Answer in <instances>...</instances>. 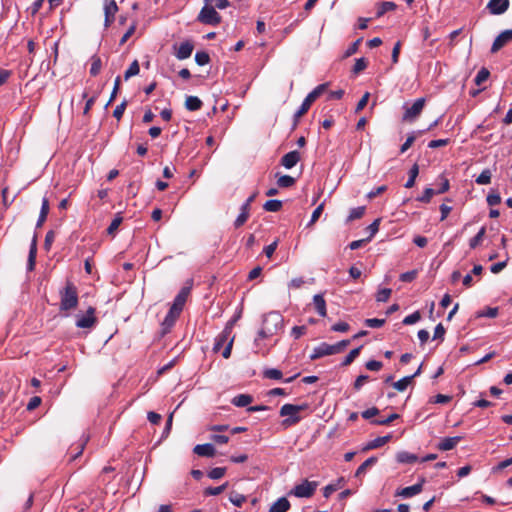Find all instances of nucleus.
<instances>
[{"mask_svg":"<svg viewBox=\"0 0 512 512\" xmlns=\"http://www.w3.org/2000/svg\"><path fill=\"white\" fill-rule=\"evenodd\" d=\"M96 323L94 307H89L84 315H77L76 326L78 328H92Z\"/></svg>","mask_w":512,"mask_h":512,"instance_id":"6","label":"nucleus"},{"mask_svg":"<svg viewBox=\"0 0 512 512\" xmlns=\"http://www.w3.org/2000/svg\"><path fill=\"white\" fill-rule=\"evenodd\" d=\"M300 159L301 156L298 151H290L281 158V165L286 169H291L300 161Z\"/></svg>","mask_w":512,"mask_h":512,"instance_id":"16","label":"nucleus"},{"mask_svg":"<svg viewBox=\"0 0 512 512\" xmlns=\"http://www.w3.org/2000/svg\"><path fill=\"white\" fill-rule=\"evenodd\" d=\"M421 319V314L419 311H415L414 313L406 316L404 319H403V323L404 324H414L416 322H418L419 320Z\"/></svg>","mask_w":512,"mask_h":512,"instance_id":"53","label":"nucleus"},{"mask_svg":"<svg viewBox=\"0 0 512 512\" xmlns=\"http://www.w3.org/2000/svg\"><path fill=\"white\" fill-rule=\"evenodd\" d=\"M60 310L70 311L77 308L79 303L78 289L73 282L67 281L65 286L59 291Z\"/></svg>","mask_w":512,"mask_h":512,"instance_id":"2","label":"nucleus"},{"mask_svg":"<svg viewBox=\"0 0 512 512\" xmlns=\"http://www.w3.org/2000/svg\"><path fill=\"white\" fill-rule=\"evenodd\" d=\"M194 45L190 41L182 42L175 52V56L179 60L187 59L191 56Z\"/></svg>","mask_w":512,"mask_h":512,"instance_id":"17","label":"nucleus"},{"mask_svg":"<svg viewBox=\"0 0 512 512\" xmlns=\"http://www.w3.org/2000/svg\"><path fill=\"white\" fill-rule=\"evenodd\" d=\"M335 354V348H333V345L322 343L319 346L314 348L313 353L311 354L310 358L312 360L327 356V355H333Z\"/></svg>","mask_w":512,"mask_h":512,"instance_id":"13","label":"nucleus"},{"mask_svg":"<svg viewBox=\"0 0 512 512\" xmlns=\"http://www.w3.org/2000/svg\"><path fill=\"white\" fill-rule=\"evenodd\" d=\"M445 332L446 331H445L444 326L441 323L437 324V326L435 327V330H434L433 339L443 340Z\"/></svg>","mask_w":512,"mask_h":512,"instance_id":"60","label":"nucleus"},{"mask_svg":"<svg viewBox=\"0 0 512 512\" xmlns=\"http://www.w3.org/2000/svg\"><path fill=\"white\" fill-rule=\"evenodd\" d=\"M366 66H367L366 60L364 58H359L356 60L354 66H353L352 72L354 74H358L361 71H363L366 68Z\"/></svg>","mask_w":512,"mask_h":512,"instance_id":"54","label":"nucleus"},{"mask_svg":"<svg viewBox=\"0 0 512 512\" xmlns=\"http://www.w3.org/2000/svg\"><path fill=\"white\" fill-rule=\"evenodd\" d=\"M360 350H361V347L352 349L349 352V354L344 358V360L342 362V366L350 365L356 359V357H358Z\"/></svg>","mask_w":512,"mask_h":512,"instance_id":"47","label":"nucleus"},{"mask_svg":"<svg viewBox=\"0 0 512 512\" xmlns=\"http://www.w3.org/2000/svg\"><path fill=\"white\" fill-rule=\"evenodd\" d=\"M324 210V203H321L312 213L311 219L307 224V227H311L321 216Z\"/></svg>","mask_w":512,"mask_h":512,"instance_id":"51","label":"nucleus"},{"mask_svg":"<svg viewBox=\"0 0 512 512\" xmlns=\"http://www.w3.org/2000/svg\"><path fill=\"white\" fill-rule=\"evenodd\" d=\"M512 41V29L502 31L494 40L491 46V53H496L506 44Z\"/></svg>","mask_w":512,"mask_h":512,"instance_id":"9","label":"nucleus"},{"mask_svg":"<svg viewBox=\"0 0 512 512\" xmlns=\"http://www.w3.org/2000/svg\"><path fill=\"white\" fill-rule=\"evenodd\" d=\"M383 367V364L381 361L376 360H370L366 363V368L370 371H379Z\"/></svg>","mask_w":512,"mask_h":512,"instance_id":"57","label":"nucleus"},{"mask_svg":"<svg viewBox=\"0 0 512 512\" xmlns=\"http://www.w3.org/2000/svg\"><path fill=\"white\" fill-rule=\"evenodd\" d=\"M102 68V61L99 56L94 55L91 58L90 74L96 76L100 73Z\"/></svg>","mask_w":512,"mask_h":512,"instance_id":"29","label":"nucleus"},{"mask_svg":"<svg viewBox=\"0 0 512 512\" xmlns=\"http://www.w3.org/2000/svg\"><path fill=\"white\" fill-rule=\"evenodd\" d=\"M103 9L105 14V26L108 27L114 21L118 6L115 0H104Z\"/></svg>","mask_w":512,"mask_h":512,"instance_id":"10","label":"nucleus"},{"mask_svg":"<svg viewBox=\"0 0 512 512\" xmlns=\"http://www.w3.org/2000/svg\"><path fill=\"white\" fill-rule=\"evenodd\" d=\"M462 440L461 436H455V437H446L443 438L439 444L438 449L441 451H448L456 447V445Z\"/></svg>","mask_w":512,"mask_h":512,"instance_id":"19","label":"nucleus"},{"mask_svg":"<svg viewBox=\"0 0 512 512\" xmlns=\"http://www.w3.org/2000/svg\"><path fill=\"white\" fill-rule=\"evenodd\" d=\"M413 380V376H406L396 382L393 383V387L398 391H404L409 384H411Z\"/></svg>","mask_w":512,"mask_h":512,"instance_id":"41","label":"nucleus"},{"mask_svg":"<svg viewBox=\"0 0 512 512\" xmlns=\"http://www.w3.org/2000/svg\"><path fill=\"white\" fill-rule=\"evenodd\" d=\"M313 302H314V306H315L317 313L321 317H325L326 316V302H325V299L323 298V296L321 294L315 295L313 298Z\"/></svg>","mask_w":512,"mask_h":512,"instance_id":"24","label":"nucleus"},{"mask_svg":"<svg viewBox=\"0 0 512 512\" xmlns=\"http://www.w3.org/2000/svg\"><path fill=\"white\" fill-rule=\"evenodd\" d=\"M228 486V483H224L223 485L221 486H218V487H208L204 490V494L206 496H217L219 494H221Z\"/></svg>","mask_w":512,"mask_h":512,"instance_id":"43","label":"nucleus"},{"mask_svg":"<svg viewBox=\"0 0 512 512\" xmlns=\"http://www.w3.org/2000/svg\"><path fill=\"white\" fill-rule=\"evenodd\" d=\"M229 500L236 507H241L243 503L246 501V496L233 491L230 493Z\"/></svg>","mask_w":512,"mask_h":512,"instance_id":"39","label":"nucleus"},{"mask_svg":"<svg viewBox=\"0 0 512 512\" xmlns=\"http://www.w3.org/2000/svg\"><path fill=\"white\" fill-rule=\"evenodd\" d=\"M436 194V191L432 188H426L421 196L417 198L418 201L423 203H429L431 198Z\"/></svg>","mask_w":512,"mask_h":512,"instance_id":"48","label":"nucleus"},{"mask_svg":"<svg viewBox=\"0 0 512 512\" xmlns=\"http://www.w3.org/2000/svg\"><path fill=\"white\" fill-rule=\"evenodd\" d=\"M41 398L39 396H34L30 398L28 404H27V410L32 411L35 408H37L41 404Z\"/></svg>","mask_w":512,"mask_h":512,"instance_id":"61","label":"nucleus"},{"mask_svg":"<svg viewBox=\"0 0 512 512\" xmlns=\"http://www.w3.org/2000/svg\"><path fill=\"white\" fill-rule=\"evenodd\" d=\"M307 328L305 326H294L291 331V335L295 339H299L302 335L306 333Z\"/></svg>","mask_w":512,"mask_h":512,"instance_id":"59","label":"nucleus"},{"mask_svg":"<svg viewBox=\"0 0 512 512\" xmlns=\"http://www.w3.org/2000/svg\"><path fill=\"white\" fill-rule=\"evenodd\" d=\"M190 292V289L187 287H184L180 290V292L175 297L173 304L170 308H172L175 311L182 312L183 307L185 305V302L187 300L188 294Z\"/></svg>","mask_w":512,"mask_h":512,"instance_id":"15","label":"nucleus"},{"mask_svg":"<svg viewBox=\"0 0 512 512\" xmlns=\"http://www.w3.org/2000/svg\"><path fill=\"white\" fill-rule=\"evenodd\" d=\"M197 20L206 25L216 26L221 23L222 17L212 5H204L198 14Z\"/></svg>","mask_w":512,"mask_h":512,"instance_id":"4","label":"nucleus"},{"mask_svg":"<svg viewBox=\"0 0 512 512\" xmlns=\"http://www.w3.org/2000/svg\"><path fill=\"white\" fill-rule=\"evenodd\" d=\"M263 376L267 379L280 380L283 374L279 369L269 368L264 370Z\"/></svg>","mask_w":512,"mask_h":512,"instance_id":"40","label":"nucleus"},{"mask_svg":"<svg viewBox=\"0 0 512 512\" xmlns=\"http://www.w3.org/2000/svg\"><path fill=\"white\" fill-rule=\"evenodd\" d=\"M240 210H241V212H240V214L238 215V217L236 218V220L234 222V226L236 228H239L242 225H244L245 222L248 220L249 215H250V211L246 210L245 207H241Z\"/></svg>","mask_w":512,"mask_h":512,"instance_id":"35","label":"nucleus"},{"mask_svg":"<svg viewBox=\"0 0 512 512\" xmlns=\"http://www.w3.org/2000/svg\"><path fill=\"white\" fill-rule=\"evenodd\" d=\"M49 209H50L49 208V200L46 197H44L42 199V205H41L39 218L36 223L37 228H40L43 225V223L46 221L47 215L49 213Z\"/></svg>","mask_w":512,"mask_h":512,"instance_id":"22","label":"nucleus"},{"mask_svg":"<svg viewBox=\"0 0 512 512\" xmlns=\"http://www.w3.org/2000/svg\"><path fill=\"white\" fill-rule=\"evenodd\" d=\"M510 7V0H489L486 9L491 15H502Z\"/></svg>","mask_w":512,"mask_h":512,"instance_id":"7","label":"nucleus"},{"mask_svg":"<svg viewBox=\"0 0 512 512\" xmlns=\"http://www.w3.org/2000/svg\"><path fill=\"white\" fill-rule=\"evenodd\" d=\"M263 208L269 212H277L282 208V202L280 200H268L264 204Z\"/></svg>","mask_w":512,"mask_h":512,"instance_id":"37","label":"nucleus"},{"mask_svg":"<svg viewBox=\"0 0 512 512\" xmlns=\"http://www.w3.org/2000/svg\"><path fill=\"white\" fill-rule=\"evenodd\" d=\"M127 100H123L119 105L116 106V108L114 109L113 111V116L117 119V120H120L125 112V109L127 107Z\"/></svg>","mask_w":512,"mask_h":512,"instance_id":"49","label":"nucleus"},{"mask_svg":"<svg viewBox=\"0 0 512 512\" xmlns=\"http://www.w3.org/2000/svg\"><path fill=\"white\" fill-rule=\"evenodd\" d=\"M309 405L307 403L301 404V405H294V404H284L280 408V416L281 417H287L282 421V425L284 427H290L293 425H296L299 423L302 419V417L299 415L301 411H304L308 409Z\"/></svg>","mask_w":512,"mask_h":512,"instance_id":"3","label":"nucleus"},{"mask_svg":"<svg viewBox=\"0 0 512 512\" xmlns=\"http://www.w3.org/2000/svg\"><path fill=\"white\" fill-rule=\"evenodd\" d=\"M489 76H490V72H489V70H488L487 68H485V67H482V68L478 71V73H477V75H476V77H475V79H474V82H475V84H476V85H478V86H479V85H481L483 82H485V81L489 78Z\"/></svg>","mask_w":512,"mask_h":512,"instance_id":"42","label":"nucleus"},{"mask_svg":"<svg viewBox=\"0 0 512 512\" xmlns=\"http://www.w3.org/2000/svg\"><path fill=\"white\" fill-rule=\"evenodd\" d=\"M179 316H180V312L175 311L172 308L169 309L166 317L164 318V320L161 324L163 334H166L171 330V328L174 326V324Z\"/></svg>","mask_w":512,"mask_h":512,"instance_id":"12","label":"nucleus"},{"mask_svg":"<svg viewBox=\"0 0 512 512\" xmlns=\"http://www.w3.org/2000/svg\"><path fill=\"white\" fill-rule=\"evenodd\" d=\"M401 48H402V41L401 40H398L393 49H392V53H391V62H392V65H395L398 63L399 61V55H400V52H401Z\"/></svg>","mask_w":512,"mask_h":512,"instance_id":"44","label":"nucleus"},{"mask_svg":"<svg viewBox=\"0 0 512 512\" xmlns=\"http://www.w3.org/2000/svg\"><path fill=\"white\" fill-rule=\"evenodd\" d=\"M295 184V179L289 175H282L277 180V185L280 188H288Z\"/></svg>","mask_w":512,"mask_h":512,"instance_id":"38","label":"nucleus"},{"mask_svg":"<svg viewBox=\"0 0 512 512\" xmlns=\"http://www.w3.org/2000/svg\"><path fill=\"white\" fill-rule=\"evenodd\" d=\"M396 460L399 463L412 464V463H415L418 461V457L415 454H412V453H409L406 451H402V452L397 453Z\"/></svg>","mask_w":512,"mask_h":512,"instance_id":"25","label":"nucleus"},{"mask_svg":"<svg viewBox=\"0 0 512 512\" xmlns=\"http://www.w3.org/2000/svg\"><path fill=\"white\" fill-rule=\"evenodd\" d=\"M120 84H121L120 76H117L115 79V82H114L113 91L110 95L109 101L107 102L106 106L110 105L115 100L117 93L120 89Z\"/></svg>","mask_w":512,"mask_h":512,"instance_id":"52","label":"nucleus"},{"mask_svg":"<svg viewBox=\"0 0 512 512\" xmlns=\"http://www.w3.org/2000/svg\"><path fill=\"white\" fill-rule=\"evenodd\" d=\"M226 473L225 467H215L208 472V477L217 480L222 478Z\"/></svg>","mask_w":512,"mask_h":512,"instance_id":"46","label":"nucleus"},{"mask_svg":"<svg viewBox=\"0 0 512 512\" xmlns=\"http://www.w3.org/2000/svg\"><path fill=\"white\" fill-rule=\"evenodd\" d=\"M415 139H416V136L414 134L409 135L407 137L406 141L402 144V146L400 148V152L401 153L406 152L412 146V144L414 143Z\"/></svg>","mask_w":512,"mask_h":512,"instance_id":"58","label":"nucleus"},{"mask_svg":"<svg viewBox=\"0 0 512 512\" xmlns=\"http://www.w3.org/2000/svg\"><path fill=\"white\" fill-rule=\"evenodd\" d=\"M311 107V104L309 102H307L305 99L304 101L302 102L301 106L299 107V109L295 112L294 114V123H293V129H295L298 125V122H299V119L308 112V110L310 109Z\"/></svg>","mask_w":512,"mask_h":512,"instance_id":"27","label":"nucleus"},{"mask_svg":"<svg viewBox=\"0 0 512 512\" xmlns=\"http://www.w3.org/2000/svg\"><path fill=\"white\" fill-rule=\"evenodd\" d=\"M283 327V317L278 312H270L265 315L262 323V328L258 332L260 339L270 338L277 334Z\"/></svg>","mask_w":512,"mask_h":512,"instance_id":"1","label":"nucleus"},{"mask_svg":"<svg viewBox=\"0 0 512 512\" xmlns=\"http://www.w3.org/2000/svg\"><path fill=\"white\" fill-rule=\"evenodd\" d=\"M425 105V98H418L412 104L411 107L407 108L404 113V120L413 121L422 112Z\"/></svg>","mask_w":512,"mask_h":512,"instance_id":"8","label":"nucleus"},{"mask_svg":"<svg viewBox=\"0 0 512 512\" xmlns=\"http://www.w3.org/2000/svg\"><path fill=\"white\" fill-rule=\"evenodd\" d=\"M379 412H380V411H379V409H378V408H376V407H372V408H369V409H367V410L363 411V412H362V417H363L364 419L369 420V419L373 418L374 416L378 415V414H379Z\"/></svg>","mask_w":512,"mask_h":512,"instance_id":"62","label":"nucleus"},{"mask_svg":"<svg viewBox=\"0 0 512 512\" xmlns=\"http://www.w3.org/2000/svg\"><path fill=\"white\" fill-rule=\"evenodd\" d=\"M489 206H496L501 203V196L498 192H490L486 198Z\"/></svg>","mask_w":512,"mask_h":512,"instance_id":"50","label":"nucleus"},{"mask_svg":"<svg viewBox=\"0 0 512 512\" xmlns=\"http://www.w3.org/2000/svg\"><path fill=\"white\" fill-rule=\"evenodd\" d=\"M290 502L285 497L279 498L272 504L269 512H287L290 509Z\"/></svg>","mask_w":512,"mask_h":512,"instance_id":"21","label":"nucleus"},{"mask_svg":"<svg viewBox=\"0 0 512 512\" xmlns=\"http://www.w3.org/2000/svg\"><path fill=\"white\" fill-rule=\"evenodd\" d=\"M252 401L253 397L251 395L239 394L231 400V403L236 407H246L251 404Z\"/></svg>","mask_w":512,"mask_h":512,"instance_id":"23","label":"nucleus"},{"mask_svg":"<svg viewBox=\"0 0 512 512\" xmlns=\"http://www.w3.org/2000/svg\"><path fill=\"white\" fill-rule=\"evenodd\" d=\"M369 98H370V93L366 92L362 96V98L359 100V102L357 103V106H356V109H355L356 113H359L361 110H363L365 108V106L367 105V103L369 101Z\"/></svg>","mask_w":512,"mask_h":512,"instance_id":"55","label":"nucleus"},{"mask_svg":"<svg viewBox=\"0 0 512 512\" xmlns=\"http://www.w3.org/2000/svg\"><path fill=\"white\" fill-rule=\"evenodd\" d=\"M380 222L381 218H377L373 223H371L367 227V231L369 232V237L367 238V240H370L371 237L379 230Z\"/></svg>","mask_w":512,"mask_h":512,"instance_id":"56","label":"nucleus"},{"mask_svg":"<svg viewBox=\"0 0 512 512\" xmlns=\"http://www.w3.org/2000/svg\"><path fill=\"white\" fill-rule=\"evenodd\" d=\"M416 275L417 272L415 270L408 271L400 275V280L403 282H411L416 278Z\"/></svg>","mask_w":512,"mask_h":512,"instance_id":"63","label":"nucleus"},{"mask_svg":"<svg viewBox=\"0 0 512 512\" xmlns=\"http://www.w3.org/2000/svg\"><path fill=\"white\" fill-rule=\"evenodd\" d=\"M140 72V67H139V63L137 60H134L129 68L125 71L124 73V79L125 80H128L129 78L133 77V76H136L138 75Z\"/></svg>","mask_w":512,"mask_h":512,"instance_id":"33","label":"nucleus"},{"mask_svg":"<svg viewBox=\"0 0 512 512\" xmlns=\"http://www.w3.org/2000/svg\"><path fill=\"white\" fill-rule=\"evenodd\" d=\"M231 325H232V323L227 325L224 328V330L215 338V342H214V346H213L214 352L220 351V349L223 347V345L224 344L227 345V343L231 339V332H232Z\"/></svg>","mask_w":512,"mask_h":512,"instance_id":"11","label":"nucleus"},{"mask_svg":"<svg viewBox=\"0 0 512 512\" xmlns=\"http://www.w3.org/2000/svg\"><path fill=\"white\" fill-rule=\"evenodd\" d=\"M424 482H425V480L421 479V481L419 483H416V484H414L412 486H408V487L402 488L401 490H399L397 492L396 495L404 497V498H409V497L415 496V495L419 494L423 490V483Z\"/></svg>","mask_w":512,"mask_h":512,"instance_id":"14","label":"nucleus"},{"mask_svg":"<svg viewBox=\"0 0 512 512\" xmlns=\"http://www.w3.org/2000/svg\"><path fill=\"white\" fill-rule=\"evenodd\" d=\"M36 254H37V237H36V235H34L31 245H30L28 261H27V269L29 271H32L35 267Z\"/></svg>","mask_w":512,"mask_h":512,"instance_id":"20","label":"nucleus"},{"mask_svg":"<svg viewBox=\"0 0 512 512\" xmlns=\"http://www.w3.org/2000/svg\"><path fill=\"white\" fill-rule=\"evenodd\" d=\"M202 105V101L196 96H188L185 100V107L189 111L200 110Z\"/></svg>","mask_w":512,"mask_h":512,"instance_id":"26","label":"nucleus"},{"mask_svg":"<svg viewBox=\"0 0 512 512\" xmlns=\"http://www.w3.org/2000/svg\"><path fill=\"white\" fill-rule=\"evenodd\" d=\"M491 177H492L491 171L489 169H485L476 178L475 182L479 185H487V184H490Z\"/></svg>","mask_w":512,"mask_h":512,"instance_id":"36","label":"nucleus"},{"mask_svg":"<svg viewBox=\"0 0 512 512\" xmlns=\"http://www.w3.org/2000/svg\"><path fill=\"white\" fill-rule=\"evenodd\" d=\"M123 218L120 214H117L107 228V234L114 236L119 226L121 225Z\"/></svg>","mask_w":512,"mask_h":512,"instance_id":"32","label":"nucleus"},{"mask_svg":"<svg viewBox=\"0 0 512 512\" xmlns=\"http://www.w3.org/2000/svg\"><path fill=\"white\" fill-rule=\"evenodd\" d=\"M365 323L369 327L378 328L384 324V319L370 318V319H366Z\"/></svg>","mask_w":512,"mask_h":512,"instance_id":"64","label":"nucleus"},{"mask_svg":"<svg viewBox=\"0 0 512 512\" xmlns=\"http://www.w3.org/2000/svg\"><path fill=\"white\" fill-rule=\"evenodd\" d=\"M485 232H486V229L485 227H482L478 233L470 239L469 241V247L471 249H475L483 240L484 236H485Z\"/></svg>","mask_w":512,"mask_h":512,"instance_id":"34","label":"nucleus"},{"mask_svg":"<svg viewBox=\"0 0 512 512\" xmlns=\"http://www.w3.org/2000/svg\"><path fill=\"white\" fill-rule=\"evenodd\" d=\"M193 452L202 457H214L216 454V449L210 443L198 444L194 447Z\"/></svg>","mask_w":512,"mask_h":512,"instance_id":"18","label":"nucleus"},{"mask_svg":"<svg viewBox=\"0 0 512 512\" xmlns=\"http://www.w3.org/2000/svg\"><path fill=\"white\" fill-rule=\"evenodd\" d=\"M195 61L199 66H204L210 62V56L204 51H199L195 54Z\"/></svg>","mask_w":512,"mask_h":512,"instance_id":"45","label":"nucleus"},{"mask_svg":"<svg viewBox=\"0 0 512 512\" xmlns=\"http://www.w3.org/2000/svg\"><path fill=\"white\" fill-rule=\"evenodd\" d=\"M377 461H378V458H377V457H375V456L370 457V458H368L367 460H365V461H364V462H363V463L358 467V469L356 470V472H355V477H360V476H362V475L366 472V470H367L369 467L373 466L375 463H377Z\"/></svg>","mask_w":512,"mask_h":512,"instance_id":"28","label":"nucleus"},{"mask_svg":"<svg viewBox=\"0 0 512 512\" xmlns=\"http://www.w3.org/2000/svg\"><path fill=\"white\" fill-rule=\"evenodd\" d=\"M365 210V206H359L351 209L349 216L347 217V222H352L354 220L362 218L365 213Z\"/></svg>","mask_w":512,"mask_h":512,"instance_id":"30","label":"nucleus"},{"mask_svg":"<svg viewBox=\"0 0 512 512\" xmlns=\"http://www.w3.org/2000/svg\"><path fill=\"white\" fill-rule=\"evenodd\" d=\"M382 446H384V436H379V437L375 438L374 440L369 441L368 443H366L363 446L362 451L365 452V451L372 450V449H375V448H379V447H382Z\"/></svg>","mask_w":512,"mask_h":512,"instance_id":"31","label":"nucleus"},{"mask_svg":"<svg viewBox=\"0 0 512 512\" xmlns=\"http://www.w3.org/2000/svg\"><path fill=\"white\" fill-rule=\"evenodd\" d=\"M317 486L318 483L316 481L310 482L308 480H304L292 489L291 494L299 498H309L313 496Z\"/></svg>","mask_w":512,"mask_h":512,"instance_id":"5","label":"nucleus"}]
</instances>
